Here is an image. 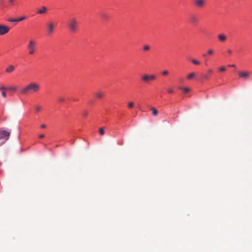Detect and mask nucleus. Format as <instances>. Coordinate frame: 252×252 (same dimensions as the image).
Wrapping results in <instances>:
<instances>
[{"instance_id": "nucleus-34", "label": "nucleus", "mask_w": 252, "mask_h": 252, "mask_svg": "<svg viewBox=\"0 0 252 252\" xmlns=\"http://www.w3.org/2000/svg\"><path fill=\"white\" fill-rule=\"evenodd\" d=\"M202 76L205 79H207L208 78V76L207 74H203Z\"/></svg>"}, {"instance_id": "nucleus-4", "label": "nucleus", "mask_w": 252, "mask_h": 252, "mask_svg": "<svg viewBox=\"0 0 252 252\" xmlns=\"http://www.w3.org/2000/svg\"><path fill=\"white\" fill-rule=\"evenodd\" d=\"M36 42L33 40L31 39L27 46L30 55H33L36 50Z\"/></svg>"}, {"instance_id": "nucleus-11", "label": "nucleus", "mask_w": 252, "mask_h": 252, "mask_svg": "<svg viewBox=\"0 0 252 252\" xmlns=\"http://www.w3.org/2000/svg\"><path fill=\"white\" fill-rule=\"evenodd\" d=\"M100 16L104 21H108L109 19V15L106 13H101L100 14Z\"/></svg>"}, {"instance_id": "nucleus-43", "label": "nucleus", "mask_w": 252, "mask_h": 252, "mask_svg": "<svg viewBox=\"0 0 252 252\" xmlns=\"http://www.w3.org/2000/svg\"><path fill=\"white\" fill-rule=\"evenodd\" d=\"M3 0H1L0 1V2L2 3V2H3Z\"/></svg>"}, {"instance_id": "nucleus-7", "label": "nucleus", "mask_w": 252, "mask_h": 252, "mask_svg": "<svg viewBox=\"0 0 252 252\" xmlns=\"http://www.w3.org/2000/svg\"><path fill=\"white\" fill-rule=\"evenodd\" d=\"M10 30L9 27L8 26L0 25V35H3L7 33Z\"/></svg>"}, {"instance_id": "nucleus-5", "label": "nucleus", "mask_w": 252, "mask_h": 252, "mask_svg": "<svg viewBox=\"0 0 252 252\" xmlns=\"http://www.w3.org/2000/svg\"><path fill=\"white\" fill-rule=\"evenodd\" d=\"M156 78V76L154 74L149 75L144 74L141 77V80L144 83H148L150 81H154Z\"/></svg>"}, {"instance_id": "nucleus-3", "label": "nucleus", "mask_w": 252, "mask_h": 252, "mask_svg": "<svg viewBox=\"0 0 252 252\" xmlns=\"http://www.w3.org/2000/svg\"><path fill=\"white\" fill-rule=\"evenodd\" d=\"M78 23L75 18H72L70 19L68 26L69 30L72 32H75L77 31Z\"/></svg>"}, {"instance_id": "nucleus-24", "label": "nucleus", "mask_w": 252, "mask_h": 252, "mask_svg": "<svg viewBox=\"0 0 252 252\" xmlns=\"http://www.w3.org/2000/svg\"><path fill=\"white\" fill-rule=\"evenodd\" d=\"M88 115V113L87 111L86 110H84L82 112V115L84 116V117H87Z\"/></svg>"}, {"instance_id": "nucleus-26", "label": "nucleus", "mask_w": 252, "mask_h": 252, "mask_svg": "<svg viewBox=\"0 0 252 252\" xmlns=\"http://www.w3.org/2000/svg\"><path fill=\"white\" fill-rule=\"evenodd\" d=\"M2 91V92H1L2 96L3 98L6 97V94L5 92L4 91Z\"/></svg>"}, {"instance_id": "nucleus-6", "label": "nucleus", "mask_w": 252, "mask_h": 252, "mask_svg": "<svg viewBox=\"0 0 252 252\" xmlns=\"http://www.w3.org/2000/svg\"><path fill=\"white\" fill-rule=\"evenodd\" d=\"M55 24L53 22L50 21L47 24V33L50 35L54 32Z\"/></svg>"}, {"instance_id": "nucleus-30", "label": "nucleus", "mask_w": 252, "mask_h": 252, "mask_svg": "<svg viewBox=\"0 0 252 252\" xmlns=\"http://www.w3.org/2000/svg\"><path fill=\"white\" fill-rule=\"evenodd\" d=\"M168 74V71L167 70H166L163 71L162 72V74L163 75H166Z\"/></svg>"}, {"instance_id": "nucleus-9", "label": "nucleus", "mask_w": 252, "mask_h": 252, "mask_svg": "<svg viewBox=\"0 0 252 252\" xmlns=\"http://www.w3.org/2000/svg\"><path fill=\"white\" fill-rule=\"evenodd\" d=\"M194 5L197 8H202L205 4V0H194Z\"/></svg>"}, {"instance_id": "nucleus-36", "label": "nucleus", "mask_w": 252, "mask_h": 252, "mask_svg": "<svg viewBox=\"0 0 252 252\" xmlns=\"http://www.w3.org/2000/svg\"><path fill=\"white\" fill-rule=\"evenodd\" d=\"M39 137L40 138H43L44 137V134H40L39 135Z\"/></svg>"}, {"instance_id": "nucleus-27", "label": "nucleus", "mask_w": 252, "mask_h": 252, "mask_svg": "<svg viewBox=\"0 0 252 252\" xmlns=\"http://www.w3.org/2000/svg\"><path fill=\"white\" fill-rule=\"evenodd\" d=\"M58 100L61 102H63L64 101V99L63 97H60L58 98Z\"/></svg>"}, {"instance_id": "nucleus-28", "label": "nucleus", "mask_w": 252, "mask_h": 252, "mask_svg": "<svg viewBox=\"0 0 252 252\" xmlns=\"http://www.w3.org/2000/svg\"><path fill=\"white\" fill-rule=\"evenodd\" d=\"M150 49V47L148 45H145L143 47V49L145 50V51H147L149 49Z\"/></svg>"}, {"instance_id": "nucleus-42", "label": "nucleus", "mask_w": 252, "mask_h": 252, "mask_svg": "<svg viewBox=\"0 0 252 252\" xmlns=\"http://www.w3.org/2000/svg\"><path fill=\"white\" fill-rule=\"evenodd\" d=\"M205 56H206V54H204L203 55V57H205Z\"/></svg>"}, {"instance_id": "nucleus-33", "label": "nucleus", "mask_w": 252, "mask_h": 252, "mask_svg": "<svg viewBox=\"0 0 252 252\" xmlns=\"http://www.w3.org/2000/svg\"><path fill=\"white\" fill-rule=\"evenodd\" d=\"M174 92L173 90L172 89H169L168 90H167V92L169 94H172Z\"/></svg>"}, {"instance_id": "nucleus-13", "label": "nucleus", "mask_w": 252, "mask_h": 252, "mask_svg": "<svg viewBox=\"0 0 252 252\" xmlns=\"http://www.w3.org/2000/svg\"><path fill=\"white\" fill-rule=\"evenodd\" d=\"M15 67L13 65H10L5 69L6 72L11 73L14 71Z\"/></svg>"}, {"instance_id": "nucleus-2", "label": "nucleus", "mask_w": 252, "mask_h": 252, "mask_svg": "<svg viewBox=\"0 0 252 252\" xmlns=\"http://www.w3.org/2000/svg\"><path fill=\"white\" fill-rule=\"evenodd\" d=\"M10 132L0 129V147L9 139Z\"/></svg>"}, {"instance_id": "nucleus-15", "label": "nucleus", "mask_w": 252, "mask_h": 252, "mask_svg": "<svg viewBox=\"0 0 252 252\" xmlns=\"http://www.w3.org/2000/svg\"><path fill=\"white\" fill-rule=\"evenodd\" d=\"M150 109L152 111V114L154 116H157L158 114V111L153 107H150Z\"/></svg>"}, {"instance_id": "nucleus-17", "label": "nucleus", "mask_w": 252, "mask_h": 252, "mask_svg": "<svg viewBox=\"0 0 252 252\" xmlns=\"http://www.w3.org/2000/svg\"><path fill=\"white\" fill-rule=\"evenodd\" d=\"M180 89L183 90L185 93H188L190 91V89L189 88H180Z\"/></svg>"}, {"instance_id": "nucleus-35", "label": "nucleus", "mask_w": 252, "mask_h": 252, "mask_svg": "<svg viewBox=\"0 0 252 252\" xmlns=\"http://www.w3.org/2000/svg\"><path fill=\"white\" fill-rule=\"evenodd\" d=\"M41 127L42 128H44L45 127H46V125H44V124H43L41 126Z\"/></svg>"}, {"instance_id": "nucleus-23", "label": "nucleus", "mask_w": 252, "mask_h": 252, "mask_svg": "<svg viewBox=\"0 0 252 252\" xmlns=\"http://www.w3.org/2000/svg\"><path fill=\"white\" fill-rule=\"evenodd\" d=\"M133 107V102H129L128 103V107L129 108H132Z\"/></svg>"}, {"instance_id": "nucleus-22", "label": "nucleus", "mask_w": 252, "mask_h": 252, "mask_svg": "<svg viewBox=\"0 0 252 252\" xmlns=\"http://www.w3.org/2000/svg\"><path fill=\"white\" fill-rule=\"evenodd\" d=\"M26 18L25 16H23L22 17H21L20 18L17 19L18 22H21L24 20H25Z\"/></svg>"}, {"instance_id": "nucleus-41", "label": "nucleus", "mask_w": 252, "mask_h": 252, "mask_svg": "<svg viewBox=\"0 0 252 252\" xmlns=\"http://www.w3.org/2000/svg\"><path fill=\"white\" fill-rule=\"evenodd\" d=\"M10 2H12V1H13V0H9Z\"/></svg>"}, {"instance_id": "nucleus-8", "label": "nucleus", "mask_w": 252, "mask_h": 252, "mask_svg": "<svg viewBox=\"0 0 252 252\" xmlns=\"http://www.w3.org/2000/svg\"><path fill=\"white\" fill-rule=\"evenodd\" d=\"M238 75L241 78L246 80L249 78L251 73L249 72L239 71Z\"/></svg>"}, {"instance_id": "nucleus-14", "label": "nucleus", "mask_w": 252, "mask_h": 252, "mask_svg": "<svg viewBox=\"0 0 252 252\" xmlns=\"http://www.w3.org/2000/svg\"><path fill=\"white\" fill-rule=\"evenodd\" d=\"M95 96L97 98L100 99L104 96V94L103 92L99 91L95 93Z\"/></svg>"}, {"instance_id": "nucleus-31", "label": "nucleus", "mask_w": 252, "mask_h": 252, "mask_svg": "<svg viewBox=\"0 0 252 252\" xmlns=\"http://www.w3.org/2000/svg\"><path fill=\"white\" fill-rule=\"evenodd\" d=\"M41 109V106H36L35 107V110L37 111H40Z\"/></svg>"}, {"instance_id": "nucleus-19", "label": "nucleus", "mask_w": 252, "mask_h": 252, "mask_svg": "<svg viewBox=\"0 0 252 252\" xmlns=\"http://www.w3.org/2000/svg\"><path fill=\"white\" fill-rule=\"evenodd\" d=\"M99 133L101 135H103L104 133V128L101 127L100 128H99Z\"/></svg>"}, {"instance_id": "nucleus-16", "label": "nucleus", "mask_w": 252, "mask_h": 252, "mask_svg": "<svg viewBox=\"0 0 252 252\" xmlns=\"http://www.w3.org/2000/svg\"><path fill=\"white\" fill-rule=\"evenodd\" d=\"M17 88L16 87H10L6 88L5 90L16 92L17 91Z\"/></svg>"}, {"instance_id": "nucleus-21", "label": "nucleus", "mask_w": 252, "mask_h": 252, "mask_svg": "<svg viewBox=\"0 0 252 252\" xmlns=\"http://www.w3.org/2000/svg\"><path fill=\"white\" fill-rule=\"evenodd\" d=\"M8 21L10 22H18L17 19H8Z\"/></svg>"}, {"instance_id": "nucleus-38", "label": "nucleus", "mask_w": 252, "mask_h": 252, "mask_svg": "<svg viewBox=\"0 0 252 252\" xmlns=\"http://www.w3.org/2000/svg\"><path fill=\"white\" fill-rule=\"evenodd\" d=\"M212 72H213V71H212V69H209V70H208V72H209V73H212Z\"/></svg>"}, {"instance_id": "nucleus-18", "label": "nucleus", "mask_w": 252, "mask_h": 252, "mask_svg": "<svg viewBox=\"0 0 252 252\" xmlns=\"http://www.w3.org/2000/svg\"><path fill=\"white\" fill-rule=\"evenodd\" d=\"M191 61L193 64H196V65H198L200 63V62H199L198 61H197L196 59H191Z\"/></svg>"}, {"instance_id": "nucleus-29", "label": "nucleus", "mask_w": 252, "mask_h": 252, "mask_svg": "<svg viewBox=\"0 0 252 252\" xmlns=\"http://www.w3.org/2000/svg\"><path fill=\"white\" fill-rule=\"evenodd\" d=\"M207 53H208V54L209 55H212V54H213V53H214V51H213L212 49H209V50H208V52H207Z\"/></svg>"}, {"instance_id": "nucleus-40", "label": "nucleus", "mask_w": 252, "mask_h": 252, "mask_svg": "<svg viewBox=\"0 0 252 252\" xmlns=\"http://www.w3.org/2000/svg\"><path fill=\"white\" fill-rule=\"evenodd\" d=\"M205 63L206 65H207V60H205Z\"/></svg>"}, {"instance_id": "nucleus-12", "label": "nucleus", "mask_w": 252, "mask_h": 252, "mask_svg": "<svg viewBox=\"0 0 252 252\" xmlns=\"http://www.w3.org/2000/svg\"><path fill=\"white\" fill-rule=\"evenodd\" d=\"M218 38L221 42H224L226 40V36L222 34L218 35Z\"/></svg>"}, {"instance_id": "nucleus-25", "label": "nucleus", "mask_w": 252, "mask_h": 252, "mask_svg": "<svg viewBox=\"0 0 252 252\" xmlns=\"http://www.w3.org/2000/svg\"><path fill=\"white\" fill-rule=\"evenodd\" d=\"M6 89V87H4L3 85L0 86V91H4Z\"/></svg>"}, {"instance_id": "nucleus-20", "label": "nucleus", "mask_w": 252, "mask_h": 252, "mask_svg": "<svg viewBox=\"0 0 252 252\" xmlns=\"http://www.w3.org/2000/svg\"><path fill=\"white\" fill-rule=\"evenodd\" d=\"M194 76H195V74L194 73H191L188 75L187 78L188 79H191Z\"/></svg>"}, {"instance_id": "nucleus-1", "label": "nucleus", "mask_w": 252, "mask_h": 252, "mask_svg": "<svg viewBox=\"0 0 252 252\" xmlns=\"http://www.w3.org/2000/svg\"><path fill=\"white\" fill-rule=\"evenodd\" d=\"M40 89V85L35 82L28 84L24 88H22L20 92L23 95H27L32 93L38 92Z\"/></svg>"}, {"instance_id": "nucleus-37", "label": "nucleus", "mask_w": 252, "mask_h": 252, "mask_svg": "<svg viewBox=\"0 0 252 252\" xmlns=\"http://www.w3.org/2000/svg\"><path fill=\"white\" fill-rule=\"evenodd\" d=\"M227 52L230 54L232 53V51L230 49H228Z\"/></svg>"}, {"instance_id": "nucleus-39", "label": "nucleus", "mask_w": 252, "mask_h": 252, "mask_svg": "<svg viewBox=\"0 0 252 252\" xmlns=\"http://www.w3.org/2000/svg\"><path fill=\"white\" fill-rule=\"evenodd\" d=\"M228 66H229V67H235V64H232V65H228Z\"/></svg>"}, {"instance_id": "nucleus-32", "label": "nucleus", "mask_w": 252, "mask_h": 252, "mask_svg": "<svg viewBox=\"0 0 252 252\" xmlns=\"http://www.w3.org/2000/svg\"><path fill=\"white\" fill-rule=\"evenodd\" d=\"M225 70H226V68H225V67H224V66H221V67H220V71L223 72V71H225Z\"/></svg>"}, {"instance_id": "nucleus-10", "label": "nucleus", "mask_w": 252, "mask_h": 252, "mask_svg": "<svg viewBox=\"0 0 252 252\" xmlns=\"http://www.w3.org/2000/svg\"><path fill=\"white\" fill-rule=\"evenodd\" d=\"M47 11V8L44 6H42L40 8L37 10V13L39 14H45Z\"/></svg>"}]
</instances>
